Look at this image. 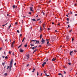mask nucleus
Segmentation results:
<instances>
[{"instance_id":"f257e3e1","label":"nucleus","mask_w":77,"mask_h":77,"mask_svg":"<svg viewBox=\"0 0 77 77\" xmlns=\"http://www.w3.org/2000/svg\"><path fill=\"white\" fill-rule=\"evenodd\" d=\"M13 62H14V61H13V60L12 59L11 60V61H10V66H9L10 68H12V67Z\"/></svg>"},{"instance_id":"f03ea898","label":"nucleus","mask_w":77,"mask_h":77,"mask_svg":"<svg viewBox=\"0 0 77 77\" xmlns=\"http://www.w3.org/2000/svg\"><path fill=\"white\" fill-rule=\"evenodd\" d=\"M29 58V54H27L25 57V59H28Z\"/></svg>"},{"instance_id":"7ed1b4c3","label":"nucleus","mask_w":77,"mask_h":77,"mask_svg":"<svg viewBox=\"0 0 77 77\" xmlns=\"http://www.w3.org/2000/svg\"><path fill=\"white\" fill-rule=\"evenodd\" d=\"M29 9H30V11H31L32 12H33V10H32V9H33V7H30L29 8Z\"/></svg>"},{"instance_id":"20e7f679","label":"nucleus","mask_w":77,"mask_h":77,"mask_svg":"<svg viewBox=\"0 0 77 77\" xmlns=\"http://www.w3.org/2000/svg\"><path fill=\"white\" fill-rule=\"evenodd\" d=\"M41 42H42V44L45 42V40H44L43 38H42V40L41 41Z\"/></svg>"},{"instance_id":"39448f33","label":"nucleus","mask_w":77,"mask_h":77,"mask_svg":"<svg viewBox=\"0 0 77 77\" xmlns=\"http://www.w3.org/2000/svg\"><path fill=\"white\" fill-rule=\"evenodd\" d=\"M46 63H47L46 62H45L43 63V64H42V66H43V67H44V65H45L46 64Z\"/></svg>"},{"instance_id":"423d86ee","label":"nucleus","mask_w":77,"mask_h":77,"mask_svg":"<svg viewBox=\"0 0 77 77\" xmlns=\"http://www.w3.org/2000/svg\"><path fill=\"white\" fill-rule=\"evenodd\" d=\"M20 52H21V53H23V51H24V50H23L21 49H20Z\"/></svg>"},{"instance_id":"0eeeda50","label":"nucleus","mask_w":77,"mask_h":77,"mask_svg":"<svg viewBox=\"0 0 77 77\" xmlns=\"http://www.w3.org/2000/svg\"><path fill=\"white\" fill-rule=\"evenodd\" d=\"M39 41H36L35 42V44H38V43H39Z\"/></svg>"},{"instance_id":"6e6552de","label":"nucleus","mask_w":77,"mask_h":77,"mask_svg":"<svg viewBox=\"0 0 77 77\" xmlns=\"http://www.w3.org/2000/svg\"><path fill=\"white\" fill-rule=\"evenodd\" d=\"M72 53H73V51H71L69 53L70 55L71 56H72Z\"/></svg>"},{"instance_id":"1a4fd4ad","label":"nucleus","mask_w":77,"mask_h":77,"mask_svg":"<svg viewBox=\"0 0 77 77\" xmlns=\"http://www.w3.org/2000/svg\"><path fill=\"white\" fill-rule=\"evenodd\" d=\"M66 39L67 40L69 39V35H67L66 36Z\"/></svg>"},{"instance_id":"9d476101","label":"nucleus","mask_w":77,"mask_h":77,"mask_svg":"<svg viewBox=\"0 0 77 77\" xmlns=\"http://www.w3.org/2000/svg\"><path fill=\"white\" fill-rule=\"evenodd\" d=\"M31 49H32L33 50H35V48L34 47H31Z\"/></svg>"},{"instance_id":"9b49d317","label":"nucleus","mask_w":77,"mask_h":77,"mask_svg":"<svg viewBox=\"0 0 77 77\" xmlns=\"http://www.w3.org/2000/svg\"><path fill=\"white\" fill-rule=\"evenodd\" d=\"M35 69L34 67H33V71H32V72H34L35 71Z\"/></svg>"},{"instance_id":"f8f14e48","label":"nucleus","mask_w":77,"mask_h":77,"mask_svg":"<svg viewBox=\"0 0 77 77\" xmlns=\"http://www.w3.org/2000/svg\"><path fill=\"white\" fill-rule=\"evenodd\" d=\"M36 51H37V49H35L34 50V51L33 52V53H35V52H36Z\"/></svg>"},{"instance_id":"ddd939ff","label":"nucleus","mask_w":77,"mask_h":77,"mask_svg":"<svg viewBox=\"0 0 77 77\" xmlns=\"http://www.w3.org/2000/svg\"><path fill=\"white\" fill-rule=\"evenodd\" d=\"M40 39H41L42 38V34H41L40 35Z\"/></svg>"},{"instance_id":"4468645a","label":"nucleus","mask_w":77,"mask_h":77,"mask_svg":"<svg viewBox=\"0 0 77 77\" xmlns=\"http://www.w3.org/2000/svg\"><path fill=\"white\" fill-rule=\"evenodd\" d=\"M30 45L31 46H32V47H33V46H34V45L32 43L31 44H30Z\"/></svg>"},{"instance_id":"2eb2a0df","label":"nucleus","mask_w":77,"mask_h":77,"mask_svg":"<svg viewBox=\"0 0 77 77\" xmlns=\"http://www.w3.org/2000/svg\"><path fill=\"white\" fill-rule=\"evenodd\" d=\"M52 62H54V61H55L54 58H53V59H52Z\"/></svg>"},{"instance_id":"dca6fc26","label":"nucleus","mask_w":77,"mask_h":77,"mask_svg":"<svg viewBox=\"0 0 77 77\" xmlns=\"http://www.w3.org/2000/svg\"><path fill=\"white\" fill-rule=\"evenodd\" d=\"M32 21H36V20H35V19H33L32 20Z\"/></svg>"},{"instance_id":"f3484780","label":"nucleus","mask_w":77,"mask_h":77,"mask_svg":"<svg viewBox=\"0 0 77 77\" xmlns=\"http://www.w3.org/2000/svg\"><path fill=\"white\" fill-rule=\"evenodd\" d=\"M24 39H25V37H24L23 38V40L22 41V42H24Z\"/></svg>"},{"instance_id":"a211bd4d","label":"nucleus","mask_w":77,"mask_h":77,"mask_svg":"<svg viewBox=\"0 0 77 77\" xmlns=\"http://www.w3.org/2000/svg\"><path fill=\"white\" fill-rule=\"evenodd\" d=\"M7 75H8V73H5V74H4V75H5V76H6Z\"/></svg>"},{"instance_id":"6ab92c4d","label":"nucleus","mask_w":77,"mask_h":77,"mask_svg":"<svg viewBox=\"0 0 77 77\" xmlns=\"http://www.w3.org/2000/svg\"><path fill=\"white\" fill-rule=\"evenodd\" d=\"M24 47H27V45L26 44L25 45H24Z\"/></svg>"},{"instance_id":"aec40b11","label":"nucleus","mask_w":77,"mask_h":77,"mask_svg":"<svg viewBox=\"0 0 77 77\" xmlns=\"http://www.w3.org/2000/svg\"><path fill=\"white\" fill-rule=\"evenodd\" d=\"M40 31L41 32L42 31V29H41V27H40Z\"/></svg>"},{"instance_id":"412c9836","label":"nucleus","mask_w":77,"mask_h":77,"mask_svg":"<svg viewBox=\"0 0 77 77\" xmlns=\"http://www.w3.org/2000/svg\"><path fill=\"white\" fill-rule=\"evenodd\" d=\"M21 45H21L19 46L18 48H19L20 47H21Z\"/></svg>"},{"instance_id":"4be33fe9","label":"nucleus","mask_w":77,"mask_h":77,"mask_svg":"<svg viewBox=\"0 0 77 77\" xmlns=\"http://www.w3.org/2000/svg\"><path fill=\"white\" fill-rule=\"evenodd\" d=\"M33 41L34 42H35V41H36V40H31V42H33Z\"/></svg>"},{"instance_id":"5701e85b","label":"nucleus","mask_w":77,"mask_h":77,"mask_svg":"<svg viewBox=\"0 0 77 77\" xmlns=\"http://www.w3.org/2000/svg\"><path fill=\"white\" fill-rule=\"evenodd\" d=\"M17 32L18 33H20V31L19 30H17Z\"/></svg>"},{"instance_id":"b1692460","label":"nucleus","mask_w":77,"mask_h":77,"mask_svg":"<svg viewBox=\"0 0 77 77\" xmlns=\"http://www.w3.org/2000/svg\"><path fill=\"white\" fill-rule=\"evenodd\" d=\"M11 47H14V44H12L11 45Z\"/></svg>"},{"instance_id":"393cba45","label":"nucleus","mask_w":77,"mask_h":77,"mask_svg":"<svg viewBox=\"0 0 77 77\" xmlns=\"http://www.w3.org/2000/svg\"><path fill=\"white\" fill-rule=\"evenodd\" d=\"M58 75H62V74L60 73H58Z\"/></svg>"},{"instance_id":"a878e982","label":"nucleus","mask_w":77,"mask_h":77,"mask_svg":"<svg viewBox=\"0 0 77 77\" xmlns=\"http://www.w3.org/2000/svg\"><path fill=\"white\" fill-rule=\"evenodd\" d=\"M48 44H49V41L47 42V45H48Z\"/></svg>"},{"instance_id":"bb28decb","label":"nucleus","mask_w":77,"mask_h":77,"mask_svg":"<svg viewBox=\"0 0 77 77\" xmlns=\"http://www.w3.org/2000/svg\"><path fill=\"white\" fill-rule=\"evenodd\" d=\"M9 72H10L11 71V67H9Z\"/></svg>"},{"instance_id":"cd10ccee","label":"nucleus","mask_w":77,"mask_h":77,"mask_svg":"<svg viewBox=\"0 0 77 77\" xmlns=\"http://www.w3.org/2000/svg\"><path fill=\"white\" fill-rule=\"evenodd\" d=\"M13 8H15V5H14L13 6Z\"/></svg>"},{"instance_id":"c85d7f7f","label":"nucleus","mask_w":77,"mask_h":77,"mask_svg":"<svg viewBox=\"0 0 77 77\" xmlns=\"http://www.w3.org/2000/svg\"><path fill=\"white\" fill-rule=\"evenodd\" d=\"M28 14H29V15H31L32 14V13H31V12H29Z\"/></svg>"},{"instance_id":"c756f323","label":"nucleus","mask_w":77,"mask_h":77,"mask_svg":"<svg viewBox=\"0 0 77 77\" xmlns=\"http://www.w3.org/2000/svg\"><path fill=\"white\" fill-rule=\"evenodd\" d=\"M42 14L44 15H45V13H44V12H42Z\"/></svg>"},{"instance_id":"7c9ffc66","label":"nucleus","mask_w":77,"mask_h":77,"mask_svg":"<svg viewBox=\"0 0 77 77\" xmlns=\"http://www.w3.org/2000/svg\"><path fill=\"white\" fill-rule=\"evenodd\" d=\"M51 0H49L48 1V3H51Z\"/></svg>"},{"instance_id":"2f4dec72","label":"nucleus","mask_w":77,"mask_h":77,"mask_svg":"<svg viewBox=\"0 0 77 77\" xmlns=\"http://www.w3.org/2000/svg\"><path fill=\"white\" fill-rule=\"evenodd\" d=\"M43 28H44V29H45V25H43Z\"/></svg>"},{"instance_id":"473e14b6","label":"nucleus","mask_w":77,"mask_h":77,"mask_svg":"<svg viewBox=\"0 0 77 77\" xmlns=\"http://www.w3.org/2000/svg\"><path fill=\"white\" fill-rule=\"evenodd\" d=\"M68 64H69V65H71V64L70 63H68Z\"/></svg>"},{"instance_id":"72a5a7b5","label":"nucleus","mask_w":77,"mask_h":77,"mask_svg":"<svg viewBox=\"0 0 77 77\" xmlns=\"http://www.w3.org/2000/svg\"><path fill=\"white\" fill-rule=\"evenodd\" d=\"M67 21H69V18H67Z\"/></svg>"},{"instance_id":"f704fd0d","label":"nucleus","mask_w":77,"mask_h":77,"mask_svg":"<svg viewBox=\"0 0 77 77\" xmlns=\"http://www.w3.org/2000/svg\"><path fill=\"white\" fill-rule=\"evenodd\" d=\"M48 31L50 30V28H48Z\"/></svg>"},{"instance_id":"c9c22d12","label":"nucleus","mask_w":77,"mask_h":77,"mask_svg":"<svg viewBox=\"0 0 77 77\" xmlns=\"http://www.w3.org/2000/svg\"><path fill=\"white\" fill-rule=\"evenodd\" d=\"M20 37H21L22 36H23V35L22 34H20Z\"/></svg>"},{"instance_id":"e433bc0d","label":"nucleus","mask_w":77,"mask_h":77,"mask_svg":"<svg viewBox=\"0 0 77 77\" xmlns=\"http://www.w3.org/2000/svg\"><path fill=\"white\" fill-rule=\"evenodd\" d=\"M8 57L7 56H6L5 57V59H8Z\"/></svg>"},{"instance_id":"4c0bfd02","label":"nucleus","mask_w":77,"mask_h":77,"mask_svg":"<svg viewBox=\"0 0 77 77\" xmlns=\"http://www.w3.org/2000/svg\"><path fill=\"white\" fill-rule=\"evenodd\" d=\"M2 47H1L0 48V51L2 50Z\"/></svg>"},{"instance_id":"58836bf2","label":"nucleus","mask_w":77,"mask_h":77,"mask_svg":"<svg viewBox=\"0 0 77 77\" xmlns=\"http://www.w3.org/2000/svg\"><path fill=\"white\" fill-rule=\"evenodd\" d=\"M2 65H5V63H2Z\"/></svg>"},{"instance_id":"ea45409f","label":"nucleus","mask_w":77,"mask_h":77,"mask_svg":"<svg viewBox=\"0 0 77 77\" xmlns=\"http://www.w3.org/2000/svg\"><path fill=\"white\" fill-rule=\"evenodd\" d=\"M9 66H8V68L7 69H9Z\"/></svg>"},{"instance_id":"a19ab883","label":"nucleus","mask_w":77,"mask_h":77,"mask_svg":"<svg viewBox=\"0 0 77 77\" xmlns=\"http://www.w3.org/2000/svg\"><path fill=\"white\" fill-rule=\"evenodd\" d=\"M74 51L75 53H76V52H77V51L76 50H74Z\"/></svg>"},{"instance_id":"79ce46f5","label":"nucleus","mask_w":77,"mask_h":77,"mask_svg":"<svg viewBox=\"0 0 77 77\" xmlns=\"http://www.w3.org/2000/svg\"><path fill=\"white\" fill-rule=\"evenodd\" d=\"M42 47V46L40 45L38 46V48H39V47Z\"/></svg>"},{"instance_id":"37998d69","label":"nucleus","mask_w":77,"mask_h":77,"mask_svg":"<svg viewBox=\"0 0 77 77\" xmlns=\"http://www.w3.org/2000/svg\"><path fill=\"white\" fill-rule=\"evenodd\" d=\"M74 38H72V41H74Z\"/></svg>"},{"instance_id":"c03bdc74","label":"nucleus","mask_w":77,"mask_h":77,"mask_svg":"<svg viewBox=\"0 0 77 77\" xmlns=\"http://www.w3.org/2000/svg\"><path fill=\"white\" fill-rule=\"evenodd\" d=\"M72 31V29H71L70 31H69V32H71V31Z\"/></svg>"},{"instance_id":"a18cd8bd","label":"nucleus","mask_w":77,"mask_h":77,"mask_svg":"<svg viewBox=\"0 0 77 77\" xmlns=\"http://www.w3.org/2000/svg\"><path fill=\"white\" fill-rule=\"evenodd\" d=\"M14 43H15V41H14L12 44H14Z\"/></svg>"},{"instance_id":"49530a36","label":"nucleus","mask_w":77,"mask_h":77,"mask_svg":"<svg viewBox=\"0 0 77 77\" xmlns=\"http://www.w3.org/2000/svg\"><path fill=\"white\" fill-rule=\"evenodd\" d=\"M15 24H16V25H17V24H18V23H17V22H16L15 23Z\"/></svg>"},{"instance_id":"de8ad7c7","label":"nucleus","mask_w":77,"mask_h":77,"mask_svg":"<svg viewBox=\"0 0 77 77\" xmlns=\"http://www.w3.org/2000/svg\"><path fill=\"white\" fill-rule=\"evenodd\" d=\"M8 53H9V54H11V52H10V51H9L8 52Z\"/></svg>"},{"instance_id":"09e8293b","label":"nucleus","mask_w":77,"mask_h":77,"mask_svg":"<svg viewBox=\"0 0 77 77\" xmlns=\"http://www.w3.org/2000/svg\"><path fill=\"white\" fill-rule=\"evenodd\" d=\"M37 75H39V73L38 72H37Z\"/></svg>"},{"instance_id":"8fccbe9b","label":"nucleus","mask_w":77,"mask_h":77,"mask_svg":"<svg viewBox=\"0 0 77 77\" xmlns=\"http://www.w3.org/2000/svg\"><path fill=\"white\" fill-rule=\"evenodd\" d=\"M29 66V64H28L26 66L28 67Z\"/></svg>"},{"instance_id":"3c124183","label":"nucleus","mask_w":77,"mask_h":77,"mask_svg":"<svg viewBox=\"0 0 77 77\" xmlns=\"http://www.w3.org/2000/svg\"><path fill=\"white\" fill-rule=\"evenodd\" d=\"M68 27H67V29H68V27H70L69 25H68Z\"/></svg>"},{"instance_id":"603ef678","label":"nucleus","mask_w":77,"mask_h":77,"mask_svg":"<svg viewBox=\"0 0 77 77\" xmlns=\"http://www.w3.org/2000/svg\"><path fill=\"white\" fill-rule=\"evenodd\" d=\"M70 14H72V12L71 11L70 12Z\"/></svg>"},{"instance_id":"864d4df0","label":"nucleus","mask_w":77,"mask_h":77,"mask_svg":"<svg viewBox=\"0 0 77 77\" xmlns=\"http://www.w3.org/2000/svg\"><path fill=\"white\" fill-rule=\"evenodd\" d=\"M17 64V63H14V65H16V64Z\"/></svg>"},{"instance_id":"5fc2aeb1","label":"nucleus","mask_w":77,"mask_h":77,"mask_svg":"<svg viewBox=\"0 0 77 77\" xmlns=\"http://www.w3.org/2000/svg\"><path fill=\"white\" fill-rule=\"evenodd\" d=\"M10 28H11L10 27H9L8 28V30L9 29H10Z\"/></svg>"},{"instance_id":"6e6d98bb","label":"nucleus","mask_w":77,"mask_h":77,"mask_svg":"<svg viewBox=\"0 0 77 77\" xmlns=\"http://www.w3.org/2000/svg\"><path fill=\"white\" fill-rule=\"evenodd\" d=\"M46 72V71H45H45H44V73H45V72Z\"/></svg>"},{"instance_id":"4d7b16f0","label":"nucleus","mask_w":77,"mask_h":77,"mask_svg":"<svg viewBox=\"0 0 77 77\" xmlns=\"http://www.w3.org/2000/svg\"><path fill=\"white\" fill-rule=\"evenodd\" d=\"M48 76H49V77H50V75H46V77H48Z\"/></svg>"},{"instance_id":"13d9d810","label":"nucleus","mask_w":77,"mask_h":77,"mask_svg":"<svg viewBox=\"0 0 77 77\" xmlns=\"http://www.w3.org/2000/svg\"><path fill=\"white\" fill-rule=\"evenodd\" d=\"M52 24H54V22H52Z\"/></svg>"},{"instance_id":"bf43d9fd","label":"nucleus","mask_w":77,"mask_h":77,"mask_svg":"<svg viewBox=\"0 0 77 77\" xmlns=\"http://www.w3.org/2000/svg\"><path fill=\"white\" fill-rule=\"evenodd\" d=\"M5 25H3L2 26H3V27H4V26H5Z\"/></svg>"},{"instance_id":"052dcab7","label":"nucleus","mask_w":77,"mask_h":77,"mask_svg":"<svg viewBox=\"0 0 77 77\" xmlns=\"http://www.w3.org/2000/svg\"><path fill=\"white\" fill-rule=\"evenodd\" d=\"M64 73L65 74H66V72L64 71Z\"/></svg>"},{"instance_id":"680f3d73","label":"nucleus","mask_w":77,"mask_h":77,"mask_svg":"<svg viewBox=\"0 0 77 77\" xmlns=\"http://www.w3.org/2000/svg\"><path fill=\"white\" fill-rule=\"evenodd\" d=\"M45 75H47V73H45Z\"/></svg>"},{"instance_id":"e2e57ef3","label":"nucleus","mask_w":77,"mask_h":77,"mask_svg":"<svg viewBox=\"0 0 77 77\" xmlns=\"http://www.w3.org/2000/svg\"><path fill=\"white\" fill-rule=\"evenodd\" d=\"M23 18H26V16H24L23 17Z\"/></svg>"},{"instance_id":"0e129e2a","label":"nucleus","mask_w":77,"mask_h":77,"mask_svg":"<svg viewBox=\"0 0 77 77\" xmlns=\"http://www.w3.org/2000/svg\"><path fill=\"white\" fill-rule=\"evenodd\" d=\"M66 23H67V24H68V23H69V22H66Z\"/></svg>"},{"instance_id":"69168bd1","label":"nucleus","mask_w":77,"mask_h":77,"mask_svg":"<svg viewBox=\"0 0 77 77\" xmlns=\"http://www.w3.org/2000/svg\"><path fill=\"white\" fill-rule=\"evenodd\" d=\"M75 6H77V4H75Z\"/></svg>"},{"instance_id":"338daca9","label":"nucleus","mask_w":77,"mask_h":77,"mask_svg":"<svg viewBox=\"0 0 77 77\" xmlns=\"http://www.w3.org/2000/svg\"><path fill=\"white\" fill-rule=\"evenodd\" d=\"M11 25H10V26H9V27L11 28Z\"/></svg>"},{"instance_id":"774afa93","label":"nucleus","mask_w":77,"mask_h":77,"mask_svg":"<svg viewBox=\"0 0 77 77\" xmlns=\"http://www.w3.org/2000/svg\"><path fill=\"white\" fill-rule=\"evenodd\" d=\"M60 23H58V26H60Z\"/></svg>"}]
</instances>
